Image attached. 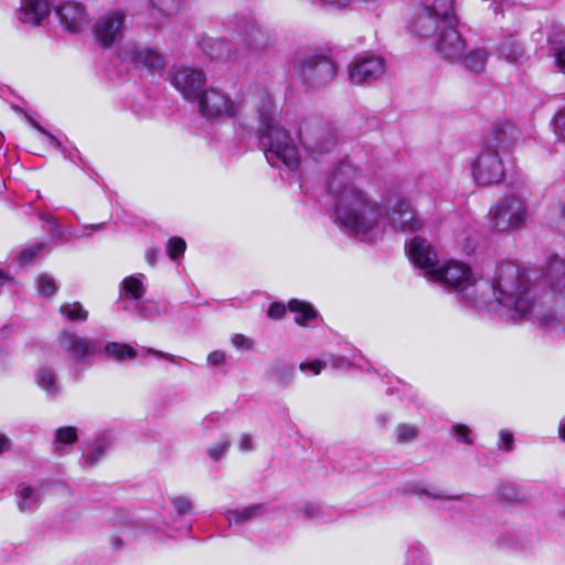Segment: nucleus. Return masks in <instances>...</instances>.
Here are the masks:
<instances>
[{"instance_id":"obj_19","label":"nucleus","mask_w":565,"mask_h":565,"mask_svg":"<svg viewBox=\"0 0 565 565\" xmlns=\"http://www.w3.org/2000/svg\"><path fill=\"white\" fill-rule=\"evenodd\" d=\"M543 279L555 292L565 289V259L557 256L550 258L543 270Z\"/></svg>"},{"instance_id":"obj_49","label":"nucleus","mask_w":565,"mask_h":565,"mask_svg":"<svg viewBox=\"0 0 565 565\" xmlns=\"http://www.w3.org/2000/svg\"><path fill=\"white\" fill-rule=\"evenodd\" d=\"M226 362V354L224 351L216 350L209 354L207 363L211 365H222Z\"/></svg>"},{"instance_id":"obj_1","label":"nucleus","mask_w":565,"mask_h":565,"mask_svg":"<svg viewBox=\"0 0 565 565\" xmlns=\"http://www.w3.org/2000/svg\"><path fill=\"white\" fill-rule=\"evenodd\" d=\"M406 252L428 278L452 288L466 307L484 310L508 322L530 319L536 308L527 271L514 263H501L491 279L483 280L476 279L462 262L440 263L431 244L420 236L406 244Z\"/></svg>"},{"instance_id":"obj_50","label":"nucleus","mask_w":565,"mask_h":565,"mask_svg":"<svg viewBox=\"0 0 565 565\" xmlns=\"http://www.w3.org/2000/svg\"><path fill=\"white\" fill-rule=\"evenodd\" d=\"M302 512L306 516L310 519H316L321 515V508L315 503H307L303 505Z\"/></svg>"},{"instance_id":"obj_59","label":"nucleus","mask_w":565,"mask_h":565,"mask_svg":"<svg viewBox=\"0 0 565 565\" xmlns=\"http://www.w3.org/2000/svg\"><path fill=\"white\" fill-rule=\"evenodd\" d=\"M559 213H561V220L558 222V225L562 227H565V203H562L559 205Z\"/></svg>"},{"instance_id":"obj_44","label":"nucleus","mask_w":565,"mask_h":565,"mask_svg":"<svg viewBox=\"0 0 565 565\" xmlns=\"http://www.w3.org/2000/svg\"><path fill=\"white\" fill-rule=\"evenodd\" d=\"M286 306L280 302H273L268 310L267 316L274 320H280L285 317Z\"/></svg>"},{"instance_id":"obj_22","label":"nucleus","mask_w":565,"mask_h":565,"mask_svg":"<svg viewBox=\"0 0 565 565\" xmlns=\"http://www.w3.org/2000/svg\"><path fill=\"white\" fill-rule=\"evenodd\" d=\"M36 384L45 392L50 399H56L61 392L55 372L47 366H41L35 373Z\"/></svg>"},{"instance_id":"obj_35","label":"nucleus","mask_w":565,"mask_h":565,"mask_svg":"<svg viewBox=\"0 0 565 565\" xmlns=\"http://www.w3.org/2000/svg\"><path fill=\"white\" fill-rule=\"evenodd\" d=\"M186 248L185 241L181 237H171L167 242V253L172 260L181 257Z\"/></svg>"},{"instance_id":"obj_24","label":"nucleus","mask_w":565,"mask_h":565,"mask_svg":"<svg viewBox=\"0 0 565 565\" xmlns=\"http://www.w3.org/2000/svg\"><path fill=\"white\" fill-rule=\"evenodd\" d=\"M41 499L40 489L24 487L18 492V509L22 513L35 511L41 504Z\"/></svg>"},{"instance_id":"obj_53","label":"nucleus","mask_w":565,"mask_h":565,"mask_svg":"<svg viewBox=\"0 0 565 565\" xmlns=\"http://www.w3.org/2000/svg\"><path fill=\"white\" fill-rule=\"evenodd\" d=\"M238 447L243 452L252 451L254 449L252 438L248 434L242 435L239 438Z\"/></svg>"},{"instance_id":"obj_57","label":"nucleus","mask_w":565,"mask_h":565,"mask_svg":"<svg viewBox=\"0 0 565 565\" xmlns=\"http://www.w3.org/2000/svg\"><path fill=\"white\" fill-rule=\"evenodd\" d=\"M213 45L217 46L220 49V51H222V49L226 46V43L223 40H215V41H213ZM209 54L212 57H220L221 56V52H217L216 54L210 52Z\"/></svg>"},{"instance_id":"obj_11","label":"nucleus","mask_w":565,"mask_h":565,"mask_svg":"<svg viewBox=\"0 0 565 565\" xmlns=\"http://www.w3.org/2000/svg\"><path fill=\"white\" fill-rule=\"evenodd\" d=\"M205 75L200 68L180 66L172 71L171 83L185 99L196 100L204 89Z\"/></svg>"},{"instance_id":"obj_46","label":"nucleus","mask_w":565,"mask_h":565,"mask_svg":"<svg viewBox=\"0 0 565 565\" xmlns=\"http://www.w3.org/2000/svg\"><path fill=\"white\" fill-rule=\"evenodd\" d=\"M553 55L557 67L565 73V45L553 47Z\"/></svg>"},{"instance_id":"obj_45","label":"nucleus","mask_w":565,"mask_h":565,"mask_svg":"<svg viewBox=\"0 0 565 565\" xmlns=\"http://www.w3.org/2000/svg\"><path fill=\"white\" fill-rule=\"evenodd\" d=\"M500 443L498 445L499 449H503L504 451H511L512 445L514 441V437L512 433L508 430H501L499 434Z\"/></svg>"},{"instance_id":"obj_54","label":"nucleus","mask_w":565,"mask_h":565,"mask_svg":"<svg viewBox=\"0 0 565 565\" xmlns=\"http://www.w3.org/2000/svg\"><path fill=\"white\" fill-rule=\"evenodd\" d=\"M159 254H160L159 247H153V248H150L149 250H147L146 260L148 262V264L151 266L154 265L157 258L159 257Z\"/></svg>"},{"instance_id":"obj_30","label":"nucleus","mask_w":565,"mask_h":565,"mask_svg":"<svg viewBox=\"0 0 565 565\" xmlns=\"http://www.w3.org/2000/svg\"><path fill=\"white\" fill-rule=\"evenodd\" d=\"M122 290L134 300H140L145 294V286L140 277L129 276L121 282Z\"/></svg>"},{"instance_id":"obj_56","label":"nucleus","mask_w":565,"mask_h":565,"mask_svg":"<svg viewBox=\"0 0 565 565\" xmlns=\"http://www.w3.org/2000/svg\"><path fill=\"white\" fill-rule=\"evenodd\" d=\"M42 135L47 138L50 145L53 146L54 148H56V149L63 148L62 142L55 136L50 134L47 130H46V134H42Z\"/></svg>"},{"instance_id":"obj_9","label":"nucleus","mask_w":565,"mask_h":565,"mask_svg":"<svg viewBox=\"0 0 565 565\" xmlns=\"http://www.w3.org/2000/svg\"><path fill=\"white\" fill-rule=\"evenodd\" d=\"M60 344L62 350L77 362H86L103 351L102 341L83 338L68 330L61 332Z\"/></svg>"},{"instance_id":"obj_14","label":"nucleus","mask_w":565,"mask_h":565,"mask_svg":"<svg viewBox=\"0 0 565 565\" xmlns=\"http://www.w3.org/2000/svg\"><path fill=\"white\" fill-rule=\"evenodd\" d=\"M385 73L381 56L370 55L356 58L350 67L349 78L353 84H363L380 78Z\"/></svg>"},{"instance_id":"obj_48","label":"nucleus","mask_w":565,"mask_h":565,"mask_svg":"<svg viewBox=\"0 0 565 565\" xmlns=\"http://www.w3.org/2000/svg\"><path fill=\"white\" fill-rule=\"evenodd\" d=\"M329 363L334 369H348L351 366L349 359L342 355H330Z\"/></svg>"},{"instance_id":"obj_41","label":"nucleus","mask_w":565,"mask_h":565,"mask_svg":"<svg viewBox=\"0 0 565 565\" xmlns=\"http://www.w3.org/2000/svg\"><path fill=\"white\" fill-rule=\"evenodd\" d=\"M327 366V362L315 360L310 362H302L299 365V369L303 373H311L312 375H318L322 372V370Z\"/></svg>"},{"instance_id":"obj_21","label":"nucleus","mask_w":565,"mask_h":565,"mask_svg":"<svg viewBox=\"0 0 565 565\" xmlns=\"http://www.w3.org/2000/svg\"><path fill=\"white\" fill-rule=\"evenodd\" d=\"M488 60L489 54L484 49L468 50L466 47V52L462 53L456 64L461 65L466 71L479 74L484 70Z\"/></svg>"},{"instance_id":"obj_13","label":"nucleus","mask_w":565,"mask_h":565,"mask_svg":"<svg viewBox=\"0 0 565 565\" xmlns=\"http://www.w3.org/2000/svg\"><path fill=\"white\" fill-rule=\"evenodd\" d=\"M125 14L120 11L103 14L94 25V36L104 47L111 46L124 35Z\"/></svg>"},{"instance_id":"obj_2","label":"nucleus","mask_w":565,"mask_h":565,"mask_svg":"<svg viewBox=\"0 0 565 565\" xmlns=\"http://www.w3.org/2000/svg\"><path fill=\"white\" fill-rule=\"evenodd\" d=\"M361 173L349 160L340 161L327 178V190L332 200L335 222L354 236L365 237L381 222L395 231L413 233L422 223L411 203L397 198L384 211L360 185Z\"/></svg>"},{"instance_id":"obj_17","label":"nucleus","mask_w":565,"mask_h":565,"mask_svg":"<svg viewBox=\"0 0 565 565\" xmlns=\"http://www.w3.org/2000/svg\"><path fill=\"white\" fill-rule=\"evenodd\" d=\"M122 54L124 58L129 60L136 67L157 70L163 66L162 56L150 47L129 46Z\"/></svg>"},{"instance_id":"obj_25","label":"nucleus","mask_w":565,"mask_h":565,"mask_svg":"<svg viewBox=\"0 0 565 565\" xmlns=\"http://www.w3.org/2000/svg\"><path fill=\"white\" fill-rule=\"evenodd\" d=\"M288 309L295 313V322L302 327H306L318 316L317 310L310 303L297 299L288 302Z\"/></svg>"},{"instance_id":"obj_32","label":"nucleus","mask_w":565,"mask_h":565,"mask_svg":"<svg viewBox=\"0 0 565 565\" xmlns=\"http://www.w3.org/2000/svg\"><path fill=\"white\" fill-rule=\"evenodd\" d=\"M77 441V430L73 426L60 427L55 430L54 443L57 445V450L61 451L62 446L72 445Z\"/></svg>"},{"instance_id":"obj_7","label":"nucleus","mask_w":565,"mask_h":565,"mask_svg":"<svg viewBox=\"0 0 565 565\" xmlns=\"http://www.w3.org/2000/svg\"><path fill=\"white\" fill-rule=\"evenodd\" d=\"M196 102L201 115L206 118H233L237 114L236 103L216 87L203 89Z\"/></svg>"},{"instance_id":"obj_28","label":"nucleus","mask_w":565,"mask_h":565,"mask_svg":"<svg viewBox=\"0 0 565 565\" xmlns=\"http://www.w3.org/2000/svg\"><path fill=\"white\" fill-rule=\"evenodd\" d=\"M60 313L70 321L85 322L88 318V311L79 302L63 303Z\"/></svg>"},{"instance_id":"obj_55","label":"nucleus","mask_w":565,"mask_h":565,"mask_svg":"<svg viewBox=\"0 0 565 565\" xmlns=\"http://www.w3.org/2000/svg\"><path fill=\"white\" fill-rule=\"evenodd\" d=\"M11 440L4 435L0 434V456L10 449Z\"/></svg>"},{"instance_id":"obj_15","label":"nucleus","mask_w":565,"mask_h":565,"mask_svg":"<svg viewBox=\"0 0 565 565\" xmlns=\"http://www.w3.org/2000/svg\"><path fill=\"white\" fill-rule=\"evenodd\" d=\"M56 14L63 28L70 32L77 33L88 24V17L85 8L78 2H65L56 9Z\"/></svg>"},{"instance_id":"obj_6","label":"nucleus","mask_w":565,"mask_h":565,"mask_svg":"<svg viewBox=\"0 0 565 565\" xmlns=\"http://www.w3.org/2000/svg\"><path fill=\"white\" fill-rule=\"evenodd\" d=\"M489 215L492 226L498 231L519 228L526 221L525 203L520 196L508 194L491 207Z\"/></svg>"},{"instance_id":"obj_20","label":"nucleus","mask_w":565,"mask_h":565,"mask_svg":"<svg viewBox=\"0 0 565 565\" xmlns=\"http://www.w3.org/2000/svg\"><path fill=\"white\" fill-rule=\"evenodd\" d=\"M306 152L313 159L331 152L337 146V136L332 131L321 134L317 139H307L302 142Z\"/></svg>"},{"instance_id":"obj_64","label":"nucleus","mask_w":565,"mask_h":565,"mask_svg":"<svg viewBox=\"0 0 565 565\" xmlns=\"http://www.w3.org/2000/svg\"><path fill=\"white\" fill-rule=\"evenodd\" d=\"M143 317H145L146 319H149V318H150V316H149V315H147V313H143Z\"/></svg>"},{"instance_id":"obj_3","label":"nucleus","mask_w":565,"mask_h":565,"mask_svg":"<svg viewBox=\"0 0 565 565\" xmlns=\"http://www.w3.org/2000/svg\"><path fill=\"white\" fill-rule=\"evenodd\" d=\"M257 113L259 142L268 163L278 169L297 170L302 159L301 151L290 134L280 126L271 96L266 94L262 97Z\"/></svg>"},{"instance_id":"obj_51","label":"nucleus","mask_w":565,"mask_h":565,"mask_svg":"<svg viewBox=\"0 0 565 565\" xmlns=\"http://www.w3.org/2000/svg\"><path fill=\"white\" fill-rule=\"evenodd\" d=\"M352 0H319L322 6L330 7L332 9H344L350 6Z\"/></svg>"},{"instance_id":"obj_60","label":"nucleus","mask_w":565,"mask_h":565,"mask_svg":"<svg viewBox=\"0 0 565 565\" xmlns=\"http://www.w3.org/2000/svg\"><path fill=\"white\" fill-rule=\"evenodd\" d=\"M147 353L148 354H153V355H156L158 358H166L167 356V354L163 353L162 351H158V350H154V349H148Z\"/></svg>"},{"instance_id":"obj_61","label":"nucleus","mask_w":565,"mask_h":565,"mask_svg":"<svg viewBox=\"0 0 565 565\" xmlns=\"http://www.w3.org/2000/svg\"><path fill=\"white\" fill-rule=\"evenodd\" d=\"M558 430L561 438L565 440V419L561 422Z\"/></svg>"},{"instance_id":"obj_8","label":"nucleus","mask_w":565,"mask_h":565,"mask_svg":"<svg viewBox=\"0 0 565 565\" xmlns=\"http://www.w3.org/2000/svg\"><path fill=\"white\" fill-rule=\"evenodd\" d=\"M299 75L311 87H320L331 82L335 65L322 55H306L299 61Z\"/></svg>"},{"instance_id":"obj_16","label":"nucleus","mask_w":565,"mask_h":565,"mask_svg":"<svg viewBox=\"0 0 565 565\" xmlns=\"http://www.w3.org/2000/svg\"><path fill=\"white\" fill-rule=\"evenodd\" d=\"M497 53L500 58L512 64H523L529 60L526 49L514 34L505 35L500 40Z\"/></svg>"},{"instance_id":"obj_4","label":"nucleus","mask_w":565,"mask_h":565,"mask_svg":"<svg viewBox=\"0 0 565 565\" xmlns=\"http://www.w3.org/2000/svg\"><path fill=\"white\" fill-rule=\"evenodd\" d=\"M455 0H435L425 4L414 17L412 31L418 36H429L438 28L454 22Z\"/></svg>"},{"instance_id":"obj_42","label":"nucleus","mask_w":565,"mask_h":565,"mask_svg":"<svg viewBox=\"0 0 565 565\" xmlns=\"http://www.w3.org/2000/svg\"><path fill=\"white\" fill-rule=\"evenodd\" d=\"M553 122L556 137L565 142V107L555 115Z\"/></svg>"},{"instance_id":"obj_63","label":"nucleus","mask_w":565,"mask_h":565,"mask_svg":"<svg viewBox=\"0 0 565 565\" xmlns=\"http://www.w3.org/2000/svg\"><path fill=\"white\" fill-rule=\"evenodd\" d=\"M151 25H152V26H154V28H157V26L159 25V23H158V22H154V23H152Z\"/></svg>"},{"instance_id":"obj_52","label":"nucleus","mask_w":565,"mask_h":565,"mask_svg":"<svg viewBox=\"0 0 565 565\" xmlns=\"http://www.w3.org/2000/svg\"><path fill=\"white\" fill-rule=\"evenodd\" d=\"M103 226H104V223L84 225V232L82 234H76L71 231H70V234L76 238L82 237V236H90L93 232L100 231L103 228Z\"/></svg>"},{"instance_id":"obj_12","label":"nucleus","mask_w":565,"mask_h":565,"mask_svg":"<svg viewBox=\"0 0 565 565\" xmlns=\"http://www.w3.org/2000/svg\"><path fill=\"white\" fill-rule=\"evenodd\" d=\"M519 139L520 131L512 122L498 121L493 125L483 146L495 152H501L509 159Z\"/></svg>"},{"instance_id":"obj_36","label":"nucleus","mask_w":565,"mask_h":565,"mask_svg":"<svg viewBox=\"0 0 565 565\" xmlns=\"http://www.w3.org/2000/svg\"><path fill=\"white\" fill-rule=\"evenodd\" d=\"M46 247V244L45 243H38V244H34L33 246L31 247H28V248H24L23 250H21V253L19 254V263L21 265H29L31 264L35 258L36 256Z\"/></svg>"},{"instance_id":"obj_39","label":"nucleus","mask_w":565,"mask_h":565,"mask_svg":"<svg viewBox=\"0 0 565 565\" xmlns=\"http://www.w3.org/2000/svg\"><path fill=\"white\" fill-rule=\"evenodd\" d=\"M230 445L231 444L227 439L216 443L207 449L209 457L214 461H218L225 456Z\"/></svg>"},{"instance_id":"obj_23","label":"nucleus","mask_w":565,"mask_h":565,"mask_svg":"<svg viewBox=\"0 0 565 565\" xmlns=\"http://www.w3.org/2000/svg\"><path fill=\"white\" fill-rule=\"evenodd\" d=\"M244 41L249 47L262 50L270 43V38L262 25L252 21L245 26Z\"/></svg>"},{"instance_id":"obj_34","label":"nucleus","mask_w":565,"mask_h":565,"mask_svg":"<svg viewBox=\"0 0 565 565\" xmlns=\"http://www.w3.org/2000/svg\"><path fill=\"white\" fill-rule=\"evenodd\" d=\"M396 441L398 444H407L415 440L418 436V429L414 425L399 424L395 429Z\"/></svg>"},{"instance_id":"obj_38","label":"nucleus","mask_w":565,"mask_h":565,"mask_svg":"<svg viewBox=\"0 0 565 565\" xmlns=\"http://www.w3.org/2000/svg\"><path fill=\"white\" fill-rule=\"evenodd\" d=\"M105 447L102 441H97L94 446L84 451L85 463L94 466L104 456Z\"/></svg>"},{"instance_id":"obj_47","label":"nucleus","mask_w":565,"mask_h":565,"mask_svg":"<svg viewBox=\"0 0 565 565\" xmlns=\"http://www.w3.org/2000/svg\"><path fill=\"white\" fill-rule=\"evenodd\" d=\"M232 344L237 349L249 350L253 345V342L244 334H235L232 338Z\"/></svg>"},{"instance_id":"obj_37","label":"nucleus","mask_w":565,"mask_h":565,"mask_svg":"<svg viewBox=\"0 0 565 565\" xmlns=\"http://www.w3.org/2000/svg\"><path fill=\"white\" fill-rule=\"evenodd\" d=\"M39 217L49 225V230L52 232V238L57 239L62 243L68 241V238L62 231L60 224L55 221L53 216L40 214Z\"/></svg>"},{"instance_id":"obj_31","label":"nucleus","mask_w":565,"mask_h":565,"mask_svg":"<svg viewBox=\"0 0 565 565\" xmlns=\"http://www.w3.org/2000/svg\"><path fill=\"white\" fill-rule=\"evenodd\" d=\"M36 290L41 297H51L57 291L55 279L49 274H40L35 280Z\"/></svg>"},{"instance_id":"obj_27","label":"nucleus","mask_w":565,"mask_h":565,"mask_svg":"<svg viewBox=\"0 0 565 565\" xmlns=\"http://www.w3.org/2000/svg\"><path fill=\"white\" fill-rule=\"evenodd\" d=\"M103 353L118 361L124 359H134L137 356V351L132 347H130L129 344L118 342H109L103 344L102 354Z\"/></svg>"},{"instance_id":"obj_40","label":"nucleus","mask_w":565,"mask_h":565,"mask_svg":"<svg viewBox=\"0 0 565 565\" xmlns=\"http://www.w3.org/2000/svg\"><path fill=\"white\" fill-rule=\"evenodd\" d=\"M171 504L178 514H189L192 511V503L189 498L183 495H177L171 499Z\"/></svg>"},{"instance_id":"obj_29","label":"nucleus","mask_w":565,"mask_h":565,"mask_svg":"<svg viewBox=\"0 0 565 565\" xmlns=\"http://www.w3.org/2000/svg\"><path fill=\"white\" fill-rule=\"evenodd\" d=\"M184 0H150L152 10L161 17L172 15L182 8Z\"/></svg>"},{"instance_id":"obj_62","label":"nucleus","mask_w":565,"mask_h":565,"mask_svg":"<svg viewBox=\"0 0 565 565\" xmlns=\"http://www.w3.org/2000/svg\"><path fill=\"white\" fill-rule=\"evenodd\" d=\"M3 280H11V278H10L8 275H6L4 273H2V271L0 270V284H1Z\"/></svg>"},{"instance_id":"obj_18","label":"nucleus","mask_w":565,"mask_h":565,"mask_svg":"<svg viewBox=\"0 0 565 565\" xmlns=\"http://www.w3.org/2000/svg\"><path fill=\"white\" fill-rule=\"evenodd\" d=\"M51 13L49 0H21L19 20L22 23L38 25Z\"/></svg>"},{"instance_id":"obj_33","label":"nucleus","mask_w":565,"mask_h":565,"mask_svg":"<svg viewBox=\"0 0 565 565\" xmlns=\"http://www.w3.org/2000/svg\"><path fill=\"white\" fill-rule=\"evenodd\" d=\"M413 492L416 494H426L430 499L438 500V501H458V500H460V495L448 494L444 490L438 489V488H429L428 489V488L415 487L413 489Z\"/></svg>"},{"instance_id":"obj_58","label":"nucleus","mask_w":565,"mask_h":565,"mask_svg":"<svg viewBox=\"0 0 565 565\" xmlns=\"http://www.w3.org/2000/svg\"><path fill=\"white\" fill-rule=\"evenodd\" d=\"M29 122L30 125L36 129L40 134H46V130L38 122L35 121L34 119L32 118H29Z\"/></svg>"},{"instance_id":"obj_10","label":"nucleus","mask_w":565,"mask_h":565,"mask_svg":"<svg viewBox=\"0 0 565 565\" xmlns=\"http://www.w3.org/2000/svg\"><path fill=\"white\" fill-rule=\"evenodd\" d=\"M458 20L454 13V22L446 23L441 29L436 49L439 56L449 63H455L461 57L462 53L466 52V41L457 30Z\"/></svg>"},{"instance_id":"obj_43","label":"nucleus","mask_w":565,"mask_h":565,"mask_svg":"<svg viewBox=\"0 0 565 565\" xmlns=\"http://www.w3.org/2000/svg\"><path fill=\"white\" fill-rule=\"evenodd\" d=\"M454 433H455L458 441L467 444V445L472 444V439L470 438V429L468 426H466L463 424H456L454 426Z\"/></svg>"},{"instance_id":"obj_26","label":"nucleus","mask_w":565,"mask_h":565,"mask_svg":"<svg viewBox=\"0 0 565 565\" xmlns=\"http://www.w3.org/2000/svg\"><path fill=\"white\" fill-rule=\"evenodd\" d=\"M265 513V505L257 503L244 508L243 510H228L225 515L230 523H245L252 521Z\"/></svg>"},{"instance_id":"obj_5","label":"nucleus","mask_w":565,"mask_h":565,"mask_svg":"<svg viewBox=\"0 0 565 565\" xmlns=\"http://www.w3.org/2000/svg\"><path fill=\"white\" fill-rule=\"evenodd\" d=\"M508 158L483 146L471 160L473 181L480 185L498 184L504 180Z\"/></svg>"}]
</instances>
